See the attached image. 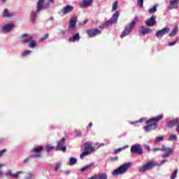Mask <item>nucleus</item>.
I'll return each instance as SVG.
<instances>
[{
    "mask_svg": "<svg viewBox=\"0 0 179 179\" xmlns=\"http://www.w3.org/2000/svg\"><path fill=\"white\" fill-rule=\"evenodd\" d=\"M163 120V115H159L156 117H153L150 118L148 120L145 121V123L147 124V126L144 127L145 131H153L157 128L158 124L157 122H159V121Z\"/></svg>",
    "mask_w": 179,
    "mask_h": 179,
    "instance_id": "f257e3e1",
    "label": "nucleus"
},
{
    "mask_svg": "<svg viewBox=\"0 0 179 179\" xmlns=\"http://www.w3.org/2000/svg\"><path fill=\"white\" fill-rule=\"evenodd\" d=\"M136 22H138V17H135L132 22L126 25L124 30L120 35L121 38H124V37H126V36H128L129 33L132 32V30H134V29H135V26H136Z\"/></svg>",
    "mask_w": 179,
    "mask_h": 179,
    "instance_id": "f03ea898",
    "label": "nucleus"
},
{
    "mask_svg": "<svg viewBox=\"0 0 179 179\" xmlns=\"http://www.w3.org/2000/svg\"><path fill=\"white\" fill-rule=\"evenodd\" d=\"M153 152H165L164 155H162V159H166V157H170L171 155L174 153V148H167L165 145H162V147L160 148H155L152 149Z\"/></svg>",
    "mask_w": 179,
    "mask_h": 179,
    "instance_id": "7ed1b4c3",
    "label": "nucleus"
},
{
    "mask_svg": "<svg viewBox=\"0 0 179 179\" xmlns=\"http://www.w3.org/2000/svg\"><path fill=\"white\" fill-rule=\"evenodd\" d=\"M23 43H29L28 47L34 49L37 47V42L34 40L32 36H28L27 34H23Z\"/></svg>",
    "mask_w": 179,
    "mask_h": 179,
    "instance_id": "20e7f679",
    "label": "nucleus"
},
{
    "mask_svg": "<svg viewBox=\"0 0 179 179\" xmlns=\"http://www.w3.org/2000/svg\"><path fill=\"white\" fill-rule=\"evenodd\" d=\"M156 166V162L154 161H150L147 162L145 164L140 166L138 168L139 173H145V171H148V170H152L154 167Z\"/></svg>",
    "mask_w": 179,
    "mask_h": 179,
    "instance_id": "39448f33",
    "label": "nucleus"
},
{
    "mask_svg": "<svg viewBox=\"0 0 179 179\" xmlns=\"http://www.w3.org/2000/svg\"><path fill=\"white\" fill-rule=\"evenodd\" d=\"M43 149L44 148L41 145L32 148L31 153L33 154V159H38L41 157V152H43Z\"/></svg>",
    "mask_w": 179,
    "mask_h": 179,
    "instance_id": "423d86ee",
    "label": "nucleus"
},
{
    "mask_svg": "<svg viewBox=\"0 0 179 179\" xmlns=\"http://www.w3.org/2000/svg\"><path fill=\"white\" fill-rule=\"evenodd\" d=\"M129 164H123L113 172V176H118L120 174H124V173H127V170L129 169Z\"/></svg>",
    "mask_w": 179,
    "mask_h": 179,
    "instance_id": "0eeeda50",
    "label": "nucleus"
},
{
    "mask_svg": "<svg viewBox=\"0 0 179 179\" xmlns=\"http://www.w3.org/2000/svg\"><path fill=\"white\" fill-rule=\"evenodd\" d=\"M65 142H66V138H62L57 142V145L55 148L56 152H58V150H60L61 152H66V145H65Z\"/></svg>",
    "mask_w": 179,
    "mask_h": 179,
    "instance_id": "6e6552de",
    "label": "nucleus"
},
{
    "mask_svg": "<svg viewBox=\"0 0 179 179\" xmlns=\"http://www.w3.org/2000/svg\"><path fill=\"white\" fill-rule=\"evenodd\" d=\"M118 17H120V11L117 10L113 13L112 18L105 22V24L106 26H110L117 23L118 22Z\"/></svg>",
    "mask_w": 179,
    "mask_h": 179,
    "instance_id": "1a4fd4ad",
    "label": "nucleus"
},
{
    "mask_svg": "<svg viewBox=\"0 0 179 179\" xmlns=\"http://www.w3.org/2000/svg\"><path fill=\"white\" fill-rule=\"evenodd\" d=\"M131 153H134L136 155H139L140 156L143 155V150H142V146L139 144L134 145L130 149Z\"/></svg>",
    "mask_w": 179,
    "mask_h": 179,
    "instance_id": "9d476101",
    "label": "nucleus"
},
{
    "mask_svg": "<svg viewBox=\"0 0 179 179\" xmlns=\"http://www.w3.org/2000/svg\"><path fill=\"white\" fill-rule=\"evenodd\" d=\"M78 23V17L73 16L70 19V22L69 25V29L71 30V31H76L78 30V27H76V24Z\"/></svg>",
    "mask_w": 179,
    "mask_h": 179,
    "instance_id": "9b49d317",
    "label": "nucleus"
},
{
    "mask_svg": "<svg viewBox=\"0 0 179 179\" xmlns=\"http://www.w3.org/2000/svg\"><path fill=\"white\" fill-rule=\"evenodd\" d=\"M87 34L90 38L96 37V36H100L101 31L99 28L90 29L86 31Z\"/></svg>",
    "mask_w": 179,
    "mask_h": 179,
    "instance_id": "f8f14e48",
    "label": "nucleus"
},
{
    "mask_svg": "<svg viewBox=\"0 0 179 179\" xmlns=\"http://www.w3.org/2000/svg\"><path fill=\"white\" fill-rule=\"evenodd\" d=\"M170 33V28L169 27H164L162 29L158 30L155 36L157 38H162L163 36H166V34H169Z\"/></svg>",
    "mask_w": 179,
    "mask_h": 179,
    "instance_id": "ddd939ff",
    "label": "nucleus"
},
{
    "mask_svg": "<svg viewBox=\"0 0 179 179\" xmlns=\"http://www.w3.org/2000/svg\"><path fill=\"white\" fill-rule=\"evenodd\" d=\"M93 143L91 141H88L84 143V151L85 152H90V155L92 152H94L95 148L94 147L92 146Z\"/></svg>",
    "mask_w": 179,
    "mask_h": 179,
    "instance_id": "4468645a",
    "label": "nucleus"
},
{
    "mask_svg": "<svg viewBox=\"0 0 179 179\" xmlns=\"http://www.w3.org/2000/svg\"><path fill=\"white\" fill-rule=\"evenodd\" d=\"M156 19V15H152L150 18L145 20V24H147L148 27H153V26H155L156 23H157Z\"/></svg>",
    "mask_w": 179,
    "mask_h": 179,
    "instance_id": "2eb2a0df",
    "label": "nucleus"
},
{
    "mask_svg": "<svg viewBox=\"0 0 179 179\" xmlns=\"http://www.w3.org/2000/svg\"><path fill=\"white\" fill-rule=\"evenodd\" d=\"M13 27H15V24H13V22L6 24L2 27V31H4V33H9Z\"/></svg>",
    "mask_w": 179,
    "mask_h": 179,
    "instance_id": "dca6fc26",
    "label": "nucleus"
},
{
    "mask_svg": "<svg viewBox=\"0 0 179 179\" xmlns=\"http://www.w3.org/2000/svg\"><path fill=\"white\" fill-rule=\"evenodd\" d=\"M179 0H171L170 6L168 7V10H171L172 9H177L178 8Z\"/></svg>",
    "mask_w": 179,
    "mask_h": 179,
    "instance_id": "f3484780",
    "label": "nucleus"
},
{
    "mask_svg": "<svg viewBox=\"0 0 179 179\" xmlns=\"http://www.w3.org/2000/svg\"><path fill=\"white\" fill-rule=\"evenodd\" d=\"M152 31V29L150 28L145 27V26H141L139 28V32L143 36H146V34H148V33H150Z\"/></svg>",
    "mask_w": 179,
    "mask_h": 179,
    "instance_id": "a211bd4d",
    "label": "nucleus"
},
{
    "mask_svg": "<svg viewBox=\"0 0 179 179\" xmlns=\"http://www.w3.org/2000/svg\"><path fill=\"white\" fill-rule=\"evenodd\" d=\"M166 125L168 128H173V127H175V125L177 126V128L179 125V120L178 119H173L166 123Z\"/></svg>",
    "mask_w": 179,
    "mask_h": 179,
    "instance_id": "6ab92c4d",
    "label": "nucleus"
},
{
    "mask_svg": "<svg viewBox=\"0 0 179 179\" xmlns=\"http://www.w3.org/2000/svg\"><path fill=\"white\" fill-rule=\"evenodd\" d=\"M72 10H73V6L67 5L66 6L64 7L63 9H62L61 12L63 13V15H66L68 13H71Z\"/></svg>",
    "mask_w": 179,
    "mask_h": 179,
    "instance_id": "aec40b11",
    "label": "nucleus"
},
{
    "mask_svg": "<svg viewBox=\"0 0 179 179\" xmlns=\"http://www.w3.org/2000/svg\"><path fill=\"white\" fill-rule=\"evenodd\" d=\"M79 40H80V36L79 35V32H76L75 35L69 39V43H76Z\"/></svg>",
    "mask_w": 179,
    "mask_h": 179,
    "instance_id": "412c9836",
    "label": "nucleus"
},
{
    "mask_svg": "<svg viewBox=\"0 0 179 179\" xmlns=\"http://www.w3.org/2000/svg\"><path fill=\"white\" fill-rule=\"evenodd\" d=\"M45 0H38L37 2L36 13H38L44 8Z\"/></svg>",
    "mask_w": 179,
    "mask_h": 179,
    "instance_id": "4be33fe9",
    "label": "nucleus"
},
{
    "mask_svg": "<svg viewBox=\"0 0 179 179\" xmlns=\"http://www.w3.org/2000/svg\"><path fill=\"white\" fill-rule=\"evenodd\" d=\"M93 4V0H83L80 4L81 8H87Z\"/></svg>",
    "mask_w": 179,
    "mask_h": 179,
    "instance_id": "5701e85b",
    "label": "nucleus"
},
{
    "mask_svg": "<svg viewBox=\"0 0 179 179\" xmlns=\"http://www.w3.org/2000/svg\"><path fill=\"white\" fill-rule=\"evenodd\" d=\"M3 17H12L13 16V13L11 12H9L8 10H4L2 14Z\"/></svg>",
    "mask_w": 179,
    "mask_h": 179,
    "instance_id": "b1692460",
    "label": "nucleus"
},
{
    "mask_svg": "<svg viewBox=\"0 0 179 179\" xmlns=\"http://www.w3.org/2000/svg\"><path fill=\"white\" fill-rule=\"evenodd\" d=\"M94 179H107V174L106 173H99L98 175L94 176Z\"/></svg>",
    "mask_w": 179,
    "mask_h": 179,
    "instance_id": "393cba45",
    "label": "nucleus"
},
{
    "mask_svg": "<svg viewBox=\"0 0 179 179\" xmlns=\"http://www.w3.org/2000/svg\"><path fill=\"white\" fill-rule=\"evenodd\" d=\"M177 33H178V27H175L173 31L169 34V37H174V36H177Z\"/></svg>",
    "mask_w": 179,
    "mask_h": 179,
    "instance_id": "a878e982",
    "label": "nucleus"
},
{
    "mask_svg": "<svg viewBox=\"0 0 179 179\" xmlns=\"http://www.w3.org/2000/svg\"><path fill=\"white\" fill-rule=\"evenodd\" d=\"M22 171H17L15 173H13L12 172H10V176L12 178H19V176L22 175Z\"/></svg>",
    "mask_w": 179,
    "mask_h": 179,
    "instance_id": "bb28decb",
    "label": "nucleus"
},
{
    "mask_svg": "<svg viewBox=\"0 0 179 179\" xmlns=\"http://www.w3.org/2000/svg\"><path fill=\"white\" fill-rule=\"evenodd\" d=\"M36 17H37V14L36 13V12L33 11L31 13V17H30V22H31L32 23H34V22H36Z\"/></svg>",
    "mask_w": 179,
    "mask_h": 179,
    "instance_id": "cd10ccee",
    "label": "nucleus"
},
{
    "mask_svg": "<svg viewBox=\"0 0 179 179\" xmlns=\"http://www.w3.org/2000/svg\"><path fill=\"white\" fill-rule=\"evenodd\" d=\"M127 148H128V145H124L122 148H119L114 150V154L117 155V153H119L120 152H122V150H125V149H127Z\"/></svg>",
    "mask_w": 179,
    "mask_h": 179,
    "instance_id": "c85d7f7f",
    "label": "nucleus"
},
{
    "mask_svg": "<svg viewBox=\"0 0 179 179\" xmlns=\"http://www.w3.org/2000/svg\"><path fill=\"white\" fill-rule=\"evenodd\" d=\"M92 167H93V164H90L85 166V167L82 168L80 169V171H82V173H83L84 171H87V170H90V169H92Z\"/></svg>",
    "mask_w": 179,
    "mask_h": 179,
    "instance_id": "c756f323",
    "label": "nucleus"
},
{
    "mask_svg": "<svg viewBox=\"0 0 179 179\" xmlns=\"http://www.w3.org/2000/svg\"><path fill=\"white\" fill-rule=\"evenodd\" d=\"M117 8H118V1H115L113 4L112 12H115Z\"/></svg>",
    "mask_w": 179,
    "mask_h": 179,
    "instance_id": "7c9ffc66",
    "label": "nucleus"
},
{
    "mask_svg": "<svg viewBox=\"0 0 179 179\" xmlns=\"http://www.w3.org/2000/svg\"><path fill=\"white\" fill-rule=\"evenodd\" d=\"M89 155H90V151H84L83 152H82L80 155V159H84L85 157L86 156H89Z\"/></svg>",
    "mask_w": 179,
    "mask_h": 179,
    "instance_id": "2f4dec72",
    "label": "nucleus"
},
{
    "mask_svg": "<svg viewBox=\"0 0 179 179\" xmlns=\"http://www.w3.org/2000/svg\"><path fill=\"white\" fill-rule=\"evenodd\" d=\"M69 162H70V166H73V164H76L78 163V159L73 157H71L69 159Z\"/></svg>",
    "mask_w": 179,
    "mask_h": 179,
    "instance_id": "473e14b6",
    "label": "nucleus"
},
{
    "mask_svg": "<svg viewBox=\"0 0 179 179\" xmlns=\"http://www.w3.org/2000/svg\"><path fill=\"white\" fill-rule=\"evenodd\" d=\"M157 12V6H154L152 8H150L148 10L149 13H155Z\"/></svg>",
    "mask_w": 179,
    "mask_h": 179,
    "instance_id": "72a5a7b5",
    "label": "nucleus"
},
{
    "mask_svg": "<svg viewBox=\"0 0 179 179\" xmlns=\"http://www.w3.org/2000/svg\"><path fill=\"white\" fill-rule=\"evenodd\" d=\"M177 174H178V169H175L171 176V179H176L177 178Z\"/></svg>",
    "mask_w": 179,
    "mask_h": 179,
    "instance_id": "f704fd0d",
    "label": "nucleus"
},
{
    "mask_svg": "<svg viewBox=\"0 0 179 179\" xmlns=\"http://www.w3.org/2000/svg\"><path fill=\"white\" fill-rule=\"evenodd\" d=\"M178 40H179L178 37H176V38H175V41H174L170 42V43H169V47H173V45H176V43H178Z\"/></svg>",
    "mask_w": 179,
    "mask_h": 179,
    "instance_id": "c9c22d12",
    "label": "nucleus"
},
{
    "mask_svg": "<svg viewBox=\"0 0 179 179\" xmlns=\"http://www.w3.org/2000/svg\"><path fill=\"white\" fill-rule=\"evenodd\" d=\"M163 139H164V136H159L155 139V143H159V142H162Z\"/></svg>",
    "mask_w": 179,
    "mask_h": 179,
    "instance_id": "e433bc0d",
    "label": "nucleus"
},
{
    "mask_svg": "<svg viewBox=\"0 0 179 179\" xmlns=\"http://www.w3.org/2000/svg\"><path fill=\"white\" fill-rule=\"evenodd\" d=\"M51 2L47 1L46 3H43V9H48L50 8Z\"/></svg>",
    "mask_w": 179,
    "mask_h": 179,
    "instance_id": "4c0bfd02",
    "label": "nucleus"
},
{
    "mask_svg": "<svg viewBox=\"0 0 179 179\" xmlns=\"http://www.w3.org/2000/svg\"><path fill=\"white\" fill-rule=\"evenodd\" d=\"M168 141H169L170 142H172L173 141H177V136H176V135H171V136L169 138Z\"/></svg>",
    "mask_w": 179,
    "mask_h": 179,
    "instance_id": "58836bf2",
    "label": "nucleus"
},
{
    "mask_svg": "<svg viewBox=\"0 0 179 179\" xmlns=\"http://www.w3.org/2000/svg\"><path fill=\"white\" fill-rule=\"evenodd\" d=\"M52 149H54V147L50 144L47 145L46 146V150L47 152H51V150H52Z\"/></svg>",
    "mask_w": 179,
    "mask_h": 179,
    "instance_id": "ea45409f",
    "label": "nucleus"
},
{
    "mask_svg": "<svg viewBox=\"0 0 179 179\" xmlns=\"http://www.w3.org/2000/svg\"><path fill=\"white\" fill-rule=\"evenodd\" d=\"M31 54V50H24L23 52L24 57H27V55H30Z\"/></svg>",
    "mask_w": 179,
    "mask_h": 179,
    "instance_id": "a19ab883",
    "label": "nucleus"
},
{
    "mask_svg": "<svg viewBox=\"0 0 179 179\" xmlns=\"http://www.w3.org/2000/svg\"><path fill=\"white\" fill-rule=\"evenodd\" d=\"M48 34H45L43 36H42L40 39V41H44V40H47L48 38Z\"/></svg>",
    "mask_w": 179,
    "mask_h": 179,
    "instance_id": "79ce46f5",
    "label": "nucleus"
},
{
    "mask_svg": "<svg viewBox=\"0 0 179 179\" xmlns=\"http://www.w3.org/2000/svg\"><path fill=\"white\" fill-rule=\"evenodd\" d=\"M137 3L139 5L140 8H143V0H138Z\"/></svg>",
    "mask_w": 179,
    "mask_h": 179,
    "instance_id": "37998d69",
    "label": "nucleus"
},
{
    "mask_svg": "<svg viewBox=\"0 0 179 179\" xmlns=\"http://www.w3.org/2000/svg\"><path fill=\"white\" fill-rule=\"evenodd\" d=\"M4 153H6V149H3V150H0V157H2V156H3Z\"/></svg>",
    "mask_w": 179,
    "mask_h": 179,
    "instance_id": "c03bdc74",
    "label": "nucleus"
},
{
    "mask_svg": "<svg viewBox=\"0 0 179 179\" xmlns=\"http://www.w3.org/2000/svg\"><path fill=\"white\" fill-rule=\"evenodd\" d=\"M110 160H111V162H117L118 160V157H113L110 158Z\"/></svg>",
    "mask_w": 179,
    "mask_h": 179,
    "instance_id": "a18cd8bd",
    "label": "nucleus"
},
{
    "mask_svg": "<svg viewBox=\"0 0 179 179\" xmlns=\"http://www.w3.org/2000/svg\"><path fill=\"white\" fill-rule=\"evenodd\" d=\"M59 34V36H65L66 34V32L64 30H60Z\"/></svg>",
    "mask_w": 179,
    "mask_h": 179,
    "instance_id": "49530a36",
    "label": "nucleus"
},
{
    "mask_svg": "<svg viewBox=\"0 0 179 179\" xmlns=\"http://www.w3.org/2000/svg\"><path fill=\"white\" fill-rule=\"evenodd\" d=\"M59 167H61V165H59V164H57L55 167V171H58V170H59Z\"/></svg>",
    "mask_w": 179,
    "mask_h": 179,
    "instance_id": "de8ad7c7",
    "label": "nucleus"
},
{
    "mask_svg": "<svg viewBox=\"0 0 179 179\" xmlns=\"http://www.w3.org/2000/svg\"><path fill=\"white\" fill-rule=\"evenodd\" d=\"M138 122H145V118H141L139 121L134 122V124H138Z\"/></svg>",
    "mask_w": 179,
    "mask_h": 179,
    "instance_id": "09e8293b",
    "label": "nucleus"
},
{
    "mask_svg": "<svg viewBox=\"0 0 179 179\" xmlns=\"http://www.w3.org/2000/svg\"><path fill=\"white\" fill-rule=\"evenodd\" d=\"M96 146H98V149H99V148H101V146H104V143H101V144H98L97 143L95 144Z\"/></svg>",
    "mask_w": 179,
    "mask_h": 179,
    "instance_id": "8fccbe9b",
    "label": "nucleus"
},
{
    "mask_svg": "<svg viewBox=\"0 0 179 179\" xmlns=\"http://www.w3.org/2000/svg\"><path fill=\"white\" fill-rule=\"evenodd\" d=\"M167 162V159H165L164 160H162L159 164V166H163V164H164V163H166Z\"/></svg>",
    "mask_w": 179,
    "mask_h": 179,
    "instance_id": "3c124183",
    "label": "nucleus"
},
{
    "mask_svg": "<svg viewBox=\"0 0 179 179\" xmlns=\"http://www.w3.org/2000/svg\"><path fill=\"white\" fill-rule=\"evenodd\" d=\"M145 148L147 150L150 151V146H149L148 145H145Z\"/></svg>",
    "mask_w": 179,
    "mask_h": 179,
    "instance_id": "603ef678",
    "label": "nucleus"
},
{
    "mask_svg": "<svg viewBox=\"0 0 179 179\" xmlns=\"http://www.w3.org/2000/svg\"><path fill=\"white\" fill-rule=\"evenodd\" d=\"M92 127H93V123L92 122L89 123L87 129H89V128H92Z\"/></svg>",
    "mask_w": 179,
    "mask_h": 179,
    "instance_id": "864d4df0",
    "label": "nucleus"
},
{
    "mask_svg": "<svg viewBox=\"0 0 179 179\" xmlns=\"http://www.w3.org/2000/svg\"><path fill=\"white\" fill-rule=\"evenodd\" d=\"M50 3H55V0H48Z\"/></svg>",
    "mask_w": 179,
    "mask_h": 179,
    "instance_id": "5fc2aeb1",
    "label": "nucleus"
},
{
    "mask_svg": "<svg viewBox=\"0 0 179 179\" xmlns=\"http://www.w3.org/2000/svg\"><path fill=\"white\" fill-rule=\"evenodd\" d=\"M87 22H88V20H85L83 22V24H86L87 23Z\"/></svg>",
    "mask_w": 179,
    "mask_h": 179,
    "instance_id": "6e6d98bb",
    "label": "nucleus"
},
{
    "mask_svg": "<svg viewBox=\"0 0 179 179\" xmlns=\"http://www.w3.org/2000/svg\"><path fill=\"white\" fill-rule=\"evenodd\" d=\"M2 167V165L0 164V169ZM2 176V171H0V177Z\"/></svg>",
    "mask_w": 179,
    "mask_h": 179,
    "instance_id": "4d7b16f0",
    "label": "nucleus"
},
{
    "mask_svg": "<svg viewBox=\"0 0 179 179\" xmlns=\"http://www.w3.org/2000/svg\"><path fill=\"white\" fill-rule=\"evenodd\" d=\"M1 2H5L6 0H0Z\"/></svg>",
    "mask_w": 179,
    "mask_h": 179,
    "instance_id": "13d9d810",
    "label": "nucleus"
},
{
    "mask_svg": "<svg viewBox=\"0 0 179 179\" xmlns=\"http://www.w3.org/2000/svg\"><path fill=\"white\" fill-rule=\"evenodd\" d=\"M67 174H69V172H67Z\"/></svg>",
    "mask_w": 179,
    "mask_h": 179,
    "instance_id": "bf43d9fd",
    "label": "nucleus"
},
{
    "mask_svg": "<svg viewBox=\"0 0 179 179\" xmlns=\"http://www.w3.org/2000/svg\"><path fill=\"white\" fill-rule=\"evenodd\" d=\"M0 142H1V139H0Z\"/></svg>",
    "mask_w": 179,
    "mask_h": 179,
    "instance_id": "052dcab7",
    "label": "nucleus"
}]
</instances>
